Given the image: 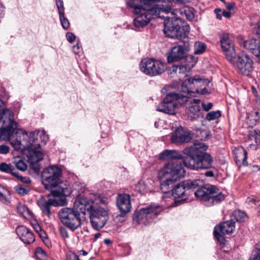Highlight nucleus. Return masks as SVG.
Instances as JSON below:
<instances>
[{
    "instance_id": "obj_1",
    "label": "nucleus",
    "mask_w": 260,
    "mask_h": 260,
    "mask_svg": "<svg viewBox=\"0 0 260 260\" xmlns=\"http://www.w3.org/2000/svg\"><path fill=\"white\" fill-rule=\"evenodd\" d=\"M164 4H153L146 6L145 9H136L137 15L133 21L134 25L138 28L146 26L153 15L165 19L164 22V32L168 37L182 39L187 36L189 31V26H181V19L176 17L172 12V3L169 0H165Z\"/></svg>"
},
{
    "instance_id": "obj_2",
    "label": "nucleus",
    "mask_w": 260,
    "mask_h": 260,
    "mask_svg": "<svg viewBox=\"0 0 260 260\" xmlns=\"http://www.w3.org/2000/svg\"><path fill=\"white\" fill-rule=\"evenodd\" d=\"M16 134L19 138L9 140L11 144L15 150L27 151L28 161L35 172L38 173L40 170L38 162L43 159L44 154L41 150L40 144L36 138L35 133L31 132L28 134L20 129Z\"/></svg>"
},
{
    "instance_id": "obj_3",
    "label": "nucleus",
    "mask_w": 260,
    "mask_h": 260,
    "mask_svg": "<svg viewBox=\"0 0 260 260\" xmlns=\"http://www.w3.org/2000/svg\"><path fill=\"white\" fill-rule=\"evenodd\" d=\"M160 158L172 159L171 161L165 165L164 167L159 171L158 174L159 179L162 180L161 189L168 190V187L173 183L174 180L184 176L185 171L182 167V162H183L185 157L177 151L166 150L161 153Z\"/></svg>"
},
{
    "instance_id": "obj_4",
    "label": "nucleus",
    "mask_w": 260,
    "mask_h": 260,
    "mask_svg": "<svg viewBox=\"0 0 260 260\" xmlns=\"http://www.w3.org/2000/svg\"><path fill=\"white\" fill-rule=\"evenodd\" d=\"M208 146L202 142L194 143L183 151L186 155L183 159L185 167L193 170L210 169L213 162L212 156L206 152Z\"/></svg>"
},
{
    "instance_id": "obj_5",
    "label": "nucleus",
    "mask_w": 260,
    "mask_h": 260,
    "mask_svg": "<svg viewBox=\"0 0 260 260\" xmlns=\"http://www.w3.org/2000/svg\"><path fill=\"white\" fill-rule=\"evenodd\" d=\"M94 201L97 205L90 211V220L93 229L99 230L109 219V199L101 194H94Z\"/></svg>"
},
{
    "instance_id": "obj_6",
    "label": "nucleus",
    "mask_w": 260,
    "mask_h": 260,
    "mask_svg": "<svg viewBox=\"0 0 260 260\" xmlns=\"http://www.w3.org/2000/svg\"><path fill=\"white\" fill-rule=\"evenodd\" d=\"M67 188L59 187L58 190H52L51 194L46 197H41L38 200V205L43 212L48 217L51 214L50 207L62 206L66 204L64 197Z\"/></svg>"
},
{
    "instance_id": "obj_7",
    "label": "nucleus",
    "mask_w": 260,
    "mask_h": 260,
    "mask_svg": "<svg viewBox=\"0 0 260 260\" xmlns=\"http://www.w3.org/2000/svg\"><path fill=\"white\" fill-rule=\"evenodd\" d=\"M198 200L204 202L207 206L218 204L224 199V196L214 185H202L194 193Z\"/></svg>"
},
{
    "instance_id": "obj_8",
    "label": "nucleus",
    "mask_w": 260,
    "mask_h": 260,
    "mask_svg": "<svg viewBox=\"0 0 260 260\" xmlns=\"http://www.w3.org/2000/svg\"><path fill=\"white\" fill-rule=\"evenodd\" d=\"M188 101L186 95L176 93L168 94L162 102L160 103L157 110L170 115H175L178 110V105H183Z\"/></svg>"
},
{
    "instance_id": "obj_9",
    "label": "nucleus",
    "mask_w": 260,
    "mask_h": 260,
    "mask_svg": "<svg viewBox=\"0 0 260 260\" xmlns=\"http://www.w3.org/2000/svg\"><path fill=\"white\" fill-rule=\"evenodd\" d=\"M211 83L207 80L198 76L187 78L181 84V90L185 94L199 93L205 94L208 93V87Z\"/></svg>"
},
{
    "instance_id": "obj_10",
    "label": "nucleus",
    "mask_w": 260,
    "mask_h": 260,
    "mask_svg": "<svg viewBox=\"0 0 260 260\" xmlns=\"http://www.w3.org/2000/svg\"><path fill=\"white\" fill-rule=\"evenodd\" d=\"M61 170L56 166L45 169L42 173V182L47 189L58 190L61 186Z\"/></svg>"
},
{
    "instance_id": "obj_11",
    "label": "nucleus",
    "mask_w": 260,
    "mask_h": 260,
    "mask_svg": "<svg viewBox=\"0 0 260 260\" xmlns=\"http://www.w3.org/2000/svg\"><path fill=\"white\" fill-rule=\"evenodd\" d=\"M2 122L1 136L5 140H10L17 129V124L14 120V114L9 109L0 110V123Z\"/></svg>"
},
{
    "instance_id": "obj_12",
    "label": "nucleus",
    "mask_w": 260,
    "mask_h": 260,
    "mask_svg": "<svg viewBox=\"0 0 260 260\" xmlns=\"http://www.w3.org/2000/svg\"><path fill=\"white\" fill-rule=\"evenodd\" d=\"M61 222L72 231L80 226L81 220L78 210L70 208H63L58 212Z\"/></svg>"
},
{
    "instance_id": "obj_13",
    "label": "nucleus",
    "mask_w": 260,
    "mask_h": 260,
    "mask_svg": "<svg viewBox=\"0 0 260 260\" xmlns=\"http://www.w3.org/2000/svg\"><path fill=\"white\" fill-rule=\"evenodd\" d=\"M162 210V208L159 205H151L142 208L137 213V222L139 224L146 225L154 221Z\"/></svg>"
},
{
    "instance_id": "obj_14",
    "label": "nucleus",
    "mask_w": 260,
    "mask_h": 260,
    "mask_svg": "<svg viewBox=\"0 0 260 260\" xmlns=\"http://www.w3.org/2000/svg\"><path fill=\"white\" fill-rule=\"evenodd\" d=\"M140 67L143 73L150 76L160 75L165 71L164 65L162 62L150 58L143 59Z\"/></svg>"
},
{
    "instance_id": "obj_15",
    "label": "nucleus",
    "mask_w": 260,
    "mask_h": 260,
    "mask_svg": "<svg viewBox=\"0 0 260 260\" xmlns=\"http://www.w3.org/2000/svg\"><path fill=\"white\" fill-rule=\"evenodd\" d=\"M197 62V58L192 55H189L185 58V64L173 66L170 70V75L174 77L177 76L179 79L183 76H186V73L191 69Z\"/></svg>"
},
{
    "instance_id": "obj_16",
    "label": "nucleus",
    "mask_w": 260,
    "mask_h": 260,
    "mask_svg": "<svg viewBox=\"0 0 260 260\" xmlns=\"http://www.w3.org/2000/svg\"><path fill=\"white\" fill-rule=\"evenodd\" d=\"M220 43L226 58L230 62L234 63L236 59V52L234 43L230 39L229 34H222L220 36Z\"/></svg>"
},
{
    "instance_id": "obj_17",
    "label": "nucleus",
    "mask_w": 260,
    "mask_h": 260,
    "mask_svg": "<svg viewBox=\"0 0 260 260\" xmlns=\"http://www.w3.org/2000/svg\"><path fill=\"white\" fill-rule=\"evenodd\" d=\"M236 66L239 71L244 75L249 76L253 70V61L248 55L244 53H241L235 60L234 63H232Z\"/></svg>"
},
{
    "instance_id": "obj_18",
    "label": "nucleus",
    "mask_w": 260,
    "mask_h": 260,
    "mask_svg": "<svg viewBox=\"0 0 260 260\" xmlns=\"http://www.w3.org/2000/svg\"><path fill=\"white\" fill-rule=\"evenodd\" d=\"M234 223L232 220H228L214 228V236L221 244L224 243V236L230 234L234 230Z\"/></svg>"
},
{
    "instance_id": "obj_19",
    "label": "nucleus",
    "mask_w": 260,
    "mask_h": 260,
    "mask_svg": "<svg viewBox=\"0 0 260 260\" xmlns=\"http://www.w3.org/2000/svg\"><path fill=\"white\" fill-rule=\"evenodd\" d=\"M189 103L187 107L184 117L186 120L193 121L197 120L200 117V107L199 99H192L188 97Z\"/></svg>"
},
{
    "instance_id": "obj_20",
    "label": "nucleus",
    "mask_w": 260,
    "mask_h": 260,
    "mask_svg": "<svg viewBox=\"0 0 260 260\" xmlns=\"http://www.w3.org/2000/svg\"><path fill=\"white\" fill-rule=\"evenodd\" d=\"M171 139L173 143L177 144L188 143L191 139V134L189 131L179 127L172 133Z\"/></svg>"
},
{
    "instance_id": "obj_21",
    "label": "nucleus",
    "mask_w": 260,
    "mask_h": 260,
    "mask_svg": "<svg viewBox=\"0 0 260 260\" xmlns=\"http://www.w3.org/2000/svg\"><path fill=\"white\" fill-rule=\"evenodd\" d=\"M116 205L121 214L125 215L131 209V197L128 194H120L116 199Z\"/></svg>"
},
{
    "instance_id": "obj_22",
    "label": "nucleus",
    "mask_w": 260,
    "mask_h": 260,
    "mask_svg": "<svg viewBox=\"0 0 260 260\" xmlns=\"http://www.w3.org/2000/svg\"><path fill=\"white\" fill-rule=\"evenodd\" d=\"M186 46L182 45L175 46L172 48L171 51L168 56V61L169 62L178 61L184 57H186V53L188 51Z\"/></svg>"
},
{
    "instance_id": "obj_23",
    "label": "nucleus",
    "mask_w": 260,
    "mask_h": 260,
    "mask_svg": "<svg viewBox=\"0 0 260 260\" xmlns=\"http://www.w3.org/2000/svg\"><path fill=\"white\" fill-rule=\"evenodd\" d=\"M17 234L24 243L29 244L35 241V237L32 232L25 226L21 225L16 230Z\"/></svg>"
},
{
    "instance_id": "obj_24",
    "label": "nucleus",
    "mask_w": 260,
    "mask_h": 260,
    "mask_svg": "<svg viewBox=\"0 0 260 260\" xmlns=\"http://www.w3.org/2000/svg\"><path fill=\"white\" fill-rule=\"evenodd\" d=\"M165 2V0H128L126 2L127 5L131 8L134 9L135 13L136 9H145V4L146 6H152L155 2Z\"/></svg>"
},
{
    "instance_id": "obj_25",
    "label": "nucleus",
    "mask_w": 260,
    "mask_h": 260,
    "mask_svg": "<svg viewBox=\"0 0 260 260\" xmlns=\"http://www.w3.org/2000/svg\"><path fill=\"white\" fill-rule=\"evenodd\" d=\"M235 160L238 165L246 166H247V153L246 150L242 147H240L235 149Z\"/></svg>"
},
{
    "instance_id": "obj_26",
    "label": "nucleus",
    "mask_w": 260,
    "mask_h": 260,
    "mask_svg": "<svg viewBox=\"0 0 260 260\" xmlns=\"http://www.w3.org/2000/svg\"><path fill=\"white\" fill-rule=\"evenodd\" d=\"M56 5L57 7L59 18L62 27L67 29L70 25L69 20L64 17V9L63 7V2L62 0H56Z\"/></svg>"
},
{
    "instance_id": "obj_27",
    "label": "nucleus",
    "mask_w": 260,
    "mask_h": 260,
    "mask_svg": "<svg viewBox=\"0 0 260 260\" xmlns=\"http://www.w3.org/2000/svg\"><path fill=\"white\" fill-rule=\"evenodd\" d=\"M244 47L249 50L254 55L258 53L260 49V41L257 39H250L244 43Z\"/></svg>"
},
{
    "instance_id": "obj_28",
    "label": "nucleus",
    "mask_w": 260,
    "mask_h": 260,
    "mask_svg": "<svg viewBox=\"0 0 260 260\" xmlns=\"http://www.w3.org/2000/svg\"><path fill=\"white\" fill-rule=\"evenodd\" d=\"M203 184V181L200 179L187 180L183 181L184 186L186 187L187 190L199 188Z\"/></svg>"
},
{
    "instance_id": "obj_29",
    "label": "nucleus",
    "mask_w": 260,
    "mask_h": 260,
    "mask_svg": "<svg viewBox=\"0 0 260 260\" xmlns=\"http://www.w3.org/2000/svg\"><path fill=\"white\" fill-rule=\"evenodd\" d=\"M0 171L6 173L10 174L14 176H18V172L16 170L13 165L10 164L2 162L0 164Z\"/></svg>"
},
{
    "instance_id": "obj_30",
    "label": "nucleus",
    "mask_w": 260,
    "mask_h": 260,
    "mask_svg": "<svg viewBox=\"0 0 260 260\" xmlns=\"http://www.w3.org/2000/svg\"><path fill=\"white\" fill-rule=\"evenodd\" d=\"M186 188L184 186L183 181L175 185L172 189V195L174 198H181L182 197L186 191Z\"/></svg>"
},
{
    "instance_id": "obj_31",
    "label": "nucleus",
    "mask_w": 260,
    "mask_h": 260,
    "mask_svg": "<svg viewBox=\"0 0 260 260\" xmlns=\"http://www.w3.org/2000/svg\"><path fill=\"white\" fill-rule=\"evenodd\" d=\"M18 213L26 219H31L33 217L32 213L27 208V207L22 204H19L17 207Z\"/></svg>"
},
{
    "instance_id": "obj_32",
    "label": "nucleus",
    "mask_w": 260,
    "mask_h": 260,
    "mask_svg": "<svg viewBox=\"0 0 260 260\" xmlns=\"http://www.w3.org/2000/svg\"><path fill=\"white\" fill-rule=\"evenodd\" d=\"M94 194H98L97 193H94L92 194L91 197V199L90 200H88L87 199H82V203H83L84 206H85V211H88L90 213L91 210L95 208L96 206H94L93 204H95V202L94 201Z\"/></svg>"
},
{
    "instance_id": "obj_33",
    "label": "nucleus",
    "mask_w": 260,
    "mask_h": 260,
    "mask_svg": "<svg viewBox=\"0 0 260 260\" xmlns=\"http://www.w3.org/2000/svg\"><path fill=\"white\" fill-rule=\"evenodd\" d=\"M206 48V45L205 43L197 41L194 45V53L195 54H200L203 53Z\"/></svg>"
},
{
    "instance_id": "obj_34",
    "label": "nucleus",
    "mask_w": 260,
    "mask_h": 260,
    "mask_svg": "<svg viewBox=\"0 0 260 260\" xmlns=\"http://www.w3.org/2000/svg\"><path fill=\"white\" fill-rule=\"evenodd\" d=\"M233 215L234 218L239 222H243L245 221L247 218L246 213L240 210H235L233 213Z\"/></svg>"
},
{
    "instance_id": "obj_35",
    "label": "nucleus",
    "mask_w": 260,
    "mask_h": 260,
    "mask_svg": "<svg viewBox=\"0 0 260 260\" xmlns=\"http://www.w3.org/2000/svg\"><path fill=\"white\" fill-rule=\"evenodd\" d=\"M220 116L221 113L220 111H212L207 114L206 116V119L208 121H212L218 119Z\"/></svg>"
},
{
    "instance_id": "obj_36",
    "label": "nucleus",
    "mask_w": 260,
    "mask_h": 260,
    "mask_svg": "<svg viewBox=\"0 0 260 260\" xmlns=\"http://www.w3.org/2000/svg\"><path fill=\"white\" fill-rule=\"evenodd\" d=\"M35 254L38 260H47V256L45 251L41 247L36 248Z\"/></svg>"
},
{
    "instance_id": "obj_37",
    "label": "nucleus",
    "mask_w": 260,
    "mask_h": 260,
    "mask_svg": "<svg viewBox=\"0 0 260 260\" xmlns=\"http://www.w3.org/2000/svg\"><path fill=\"white\" fill-rule=\"evenodd\" d=\"M13 163L14 164L15 167L21 171H24L27 169V165L25 161L21 159H19L17 160H15L13 161Z\"/></svg>"
},
{
    "instance_id": "obj_38",
    "label": "nucleus",
    "mask_w": 260,
    "mask_h": 260,
    "mask_svg": "<svg viewBox=\"0 0 260 260\" xmlns=\"http://www.w3.org/2000/svg\"><path fill=\"white\" fill-rule=\"evenodd\" d=\"M136 190L139 193H144L147 192V186L144 181H140L136 186Z\"/></svg>"
},
{
    "instance_id": "obj_39",
    "label": "nucleus",
    "mask_w": 260,
    "mask_h": 260,
    "mask_svg": "<svg viewBox=\"0 0 260 260\" xmlns=\"http://www.w3.org/2000/svg\"><path fill=\"white\" fill-rule=\"evenodd\" d=\"M16 191L21 194H26L29 191V188L28 186H23L21 185H17L15 187Z\"/></svg>"
},
{
    "instance_id": "obj_40",
    "label": "nucleus",
    "mask_w": 260,
    "mask_h": 260,
    "mask_svg": "<svg viewBox=\"0 0 260 260\" xmlns=\"http://www.w3.org/2000/svg\"><path fill=\"white\" fill-rule=\"evenodd\" d=\"M249 260H260V246L257 245L253 250Z\"/></svg>"
},
{
    "instance_id": "obj_41",
    "label": "nucleus",
    "mask_w": 260,
    "mask_h": 260,
    "mask_svg": "<svg viewBox=\"0 0 260 260\" xmlns=\"http://www.w3.org/2000/svg\"><path fill=\"white\" fill-rule=\"evenodd\" d=\"M74 208L75 210H78L79 212V214L80 213L83 214H85V206H84L83 203H82V200H80L78 202H76L74 205Z\"/></svg>"
},
{
    "instance_id": "obj_42",
    "label": "nucleus",
    "mask_w": 260,
    "mask_h": 260,
    "mask_svg": "<svg viewBox=\"0 0 260 260\" xmlns=\"http://www.w3.org/2000/svg\"><path fill=\"white\" fill-rule=\"evenodd\" d=\"M260 136V131L259 130L253 129L250 131L249 134V137L250 139L253 140L257 143V140Z\"/></svg>"
},
{
    "instance_id": "obj_43",
    "label": "nucleus",
    "mask_w": 260,
    "mask_h": 260,
    "mask_svg": "<svg viewBox=\"0 0 260 260\" xmlns=\"http://www.w3.org/2000/svg\"><path fill=\"white\" fill-rule=\"evenodd\" d=\"M59 231L60 235L63 238H69V233L65 228L60 226L59 228Z\"/></svg>"
},
{
    "instance_id": "obj_44",
    "label": "nucleus",
    "mask_w": 260,
    "mask_h": 260,
    "mask_svg": "<svg viewBox=\"0 0 260 260\" xmlns=\"http://www.w3.org/2000/svg\"><path fill=\"white\" fill-rule=\"evenodd\" d=\"M10 148L6 145H0V153L6 154L9 152Z\"/></svg>"
},
{
    "instance_id": "obj_45",
    "label": "nucleus",
    "mask_w": 260,
    "mask_h": 260,
    "mask_svg": "<svg viewBox=\"0 0 260 260\" xmlns=\"http://www.w3.org/2000/svg\"><path fill=\"white\" fill-rule=\"evenodd\" d=\"M184 13L186 18L188 20H192L194 18V14L192 12L190 11L189 9L184 10Z\"/></svg>"
},
{
    "instance_id": "obj_46",
    "label": "nucleus",
    "mask_w": 260,
    "mask_h": 260,
    "mask_svg": "<svg viewBox=\"0 0 260 260\" xmlns=\"http://www.w3.org/2000/svg\"><path fill=\"white\" fill-rule=\"evenodd\" d=\"M16 178H17L19 180H20L21 182L25 183L27 184L30 183L31 180H30L29 178L27 177H22L21 176H19L18 175V176H15Z\"/></svg>"
},
{
    "instance_id": "obj_47",
    "label": "nucleus",
    "mask_w": 260,
    "mask_h": 260,
    "mask_svg": "<svg viewBox=\"0 0 260 260\" xmlns=\"http://www.w3.org/2000/svg\"><path fill=\"white\" fill-rule=\"evenodd\" d=\"M66 37L67 40L71 43H72L75 39V36L72 32L67 33Z\"/></svg>"
},
{
    "instance_id": "obj_48",
    "label": "nucleus",
    "mask_w": 260,
    "mask_h": 260,
    "mask_svg": "<svg viewBox=\"0 0 260 260\" xmlns=\"http://www.w3.org/2000/svg\"><path fill=\"white\" fill-rule=\"evenodd\" d=\"M212 106L213 104L211 103H208L207 104H206L205 103H202V108L205 111H209L212 108Z\"/></svg>"
},
{
    "instance_id": "obj_49",
    "label": "nucleus",
    "mask_w": 260,
    "mask_h": 260,
    "mask_svg": "<svg viewBox=\"0 0 260 260\" xmlns=\"http://www.w3.org/2000/svg\"><path fill=\"white\" fill-rule=\"evenodd\" d=\"M67 260H80L78 256L75 253H70L67 254Z\"/></svg>"
},
{
    "instance_id": "obj_50",
    "label": "nucleus",
    "mask_w": 260,
    "mask_h": 260,
    "mask_svg": "<svg viewBox=\"0 0 260 260\" xmlns=\"http://www.w3.org/2000/svg\"><path fill=\"white\" fill-rule=\"evenodd\" d=\"M251 117L255 122H258L260 119V113L258 111H254L252 113Z\"/></svg>"
},
{
    "instance_id": "obj_51",
    "label": "nucleus",
    "mask_w": 260,
    "mask_h": 260,
    "mask_svg": "<svg viewBox=\"0 0 260 260\" xmlns=\"http://www.w3.org/2000/svg\"><path fill=\"white\" fill-rule=\"evenodd\" d=\"M254 32L258 38L260 39V21L257 24L254 28Z\"/></svg>"
},
{
    "instance_id": "obj_52",
    "label": "nucleus",
    "mask_w": 260,
    "mask_h": 260,
    "mask_svg": "<svg viewBox=\"0 0 260 260\" xmlns=\"http://www.w3.org/2000/svg\"><path fill=\"white\" fill-rule=\"evenodd\" d=\"M246 202L249 205L255 204L256 202V199L254 197L251 196L247 199Z\"/></svg>"
},
{
    "instance_id": "obj_53",
    "label": "nucleus",
    "mask_w": 260,
    "mask_h": 260,
    "mask_svg": "<svg viewBox=\"0 0 260 260\" xmlns=\"http://www.w3.org/2000/svg\"><path fill=\"white\" fill-rule=\"evenodd\" d=\"M73 50L76 54H79L82 51V49L80 48V45L78 43L76 45L73 47Z\"/></svg>"
},
{
    "instance_id": "obj_54",
    "label": "nucleus",
    "mask_w": 260,
    "mask_h": 260,
    "mask_svg": "<svg viewBox=\"0 0 260 260\" xmlns=\"http://www.w3.org/2000/svg\"><path fill=\"white\" fill-rule=\"evenodd\" d=\"M41 139L42 141L46 142L48 140V136L45 134L44 131H42L40 134Z\"/></svg>"
},
{
    "instance_id": "obj_55",
    "label": "nucleus",
    "mask_w": 260,
    "mask_h": 260,
    "mask_svg": "<svg viewBox=\"0 0 260 260\" xmlns=\"http://www.w3.org/2000/svg\"><path fill=\"white\" fill-rule=\"evenodd\" d=\"M38 234H39V236L40 237V238L43 240V241L44 242H45V240L48 238H47V235H46V234L45 233V232L44 231H42L40 232V233H39Z\"/></svg>"
},
{
    "instance_id": "obj_56",
    "label": "nucleus",
    "mask_w": 260,
    "mask_h": 260,
    "mask_svg": "<svg viewBox=\"0 0 260 260\" xmlns=\"http://www.w3.org/2000/svg\"><path fill=\"white\" fill-rule=\"evenodd\" d=\"M231 12L230 11L223 10L222 12V15L225 18H229L231 17Z\"/></svg>"
},
{
    "instance_id": "obj_57",
    "label": "nucleus",
    "mask_w": 260,
    "mask_h": 260,
    "mask_svg": "<svg viewBox=\"0 0 260 260\" xmlns=\"http://www.w3.org/2000/svg\"><path fill=\"white\" fill-rule=\"evenodd\" d=\"M215 13L216 14V17L217 19L221 20L222 18V14H220L218 12H220L221 10L220 9H215L214 10Z\"/></svg>"
},
{
    "instance_id": "obj_58",
    "label": "nucleus",
    "mask_w": 260,
    "mask_h": 260,
    "mask_svg": "<svg viewBox=\"0 0 260 260\" xmlns=\"http://www.w3.org/2000/svg\"><path fill=\"white\" fill-rule=\"evenodd\" d=\"M205 175L207 177H214V174L212 171H209L205 173Z\"/></svg>"
},
{
    "instance_id": "obj_59",
    "label": "nucleus",
    "mask_w": 260,
    "mask_h": 260,
    "mask_svg": "<svg viewBox=\"0 0 260 260\" xmlns=\"http://www.w3.org/2000/svg\"><path fill=\"white\" fill-rule=\"evenodd\" d=\"M234 4L233 3H229L226 6L227 9L228 10V11H230V10H231L232 9H233L234 8Z\"/></svg>"
},
{
    "instance_id": "obj_60",
    "label": "nucleus",
    "mask_w": 260,
    "mask_h": 260,
    "mask_svg": "<svg viewBox=\"0 0 260 260\" xmlns=\"http://www.w3.org/2000/svg\"><path fill=\"white\" fill-rule=\"evenodd\" d=\"M34 229L38 233H40V232L42 231L41 229V227L39 225H36L34 227Z\"/></svg>"
},
{
    "instance_id": "obj_61",
    "label": "nucleus",
    "mask_w": 260,
    "mask_h": 260,
    "mask_svg": "<svg viewBox=\"0 0 260 260\" xmlns=\"http://www.w3.org/2000/svg\"><path fill=\"white\" fill-rule=\"evenodd\" d=\"M104 243L106 245H110L112 243V241L109 239H106L104 240Z\"/></svg>"
},
{
    "instance_id": "obj_62",
    "label": "nucleus",
    "mask_w": 260,
    "mask_h": 260,
    "mask_svg": "<svg viewBox=\"0 0 260 260\" xmlns=\"http://www.w3.org/2000/svg\"><path fill=\"white\" fill-rule=\"evenodd\" d=\"M80 255L85 256L87 254V252L85 250H82L79 251Z\"/></svg>"
},
{
    "instance_id": "obj_63",
    "label": "nucleus",
    "mask_w": 260,
    "mask_h": 260,
    "mask_svg": "<svg viewBox=\"0 0 260 260\" xmlns=\"http://www.w3.org/2000/svg\"><path fill=\"white\" fill-rule=\"evenodd\" d=\"M259 169V167L258 166L255 165L252 167V171H257Z\"/></svg>"
},
{
    "instance_id": "obj_64",
    "label": "nucleus",
    "mask_w": 260,
    "mask_h": 260,
    "mask_svg": "<svg viewBox=\"0 0 260 260\" xmlns=\"http://www.w3.org/2000/svg\"><path fill=\"white\" fill-rule=\"evenodd\" d=\"M101 236V234L100 233L95 234L94 235V237L95 240H97Z\"/></svg>"
}]
</instances>
